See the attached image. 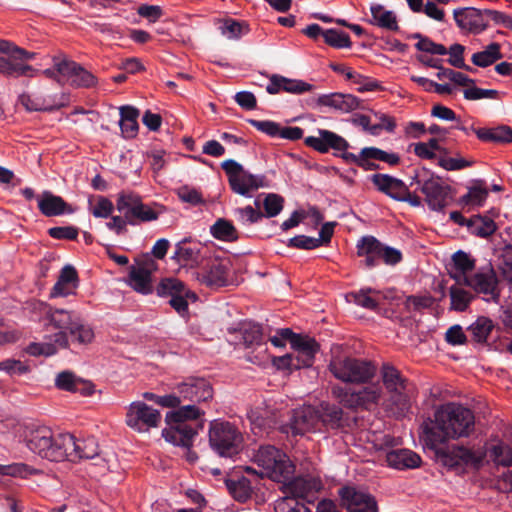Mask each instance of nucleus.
<instances>
[{"label": "nucleus", "instance_id": "f257e3e1", "mask_svg": "<svg viewBox=\"0 0 512 512\" xmlns=\"http://www.w3.org/2000/svg\"><path fill=\"white\" fill-rule=\"evenodd\" d=\"M475 427V416L472 410L457 403L440 406L434 413V420L425 421L422 428L423 442L429 449L448 439L468 437Z\"/></svg>", "mask_w": 512, "mask_h": 512}, {"label": "nucleus", "instance_id": "f03ea898", "mask_svg": "<svg viewBox=\"0 0 512 512\" xmlns=\"http://www.w3.org/2000/svg\"><path fill=\"white\" fill-rule=\"evenodd\" d=\"M379 375L382 390H385L386 409L396 417H402L411 407L412 385L409 380L392 363L384 362Z\"/></svg>", "mask_w": 512, "mask_h": 512}, {"label": "nucleus", "instance_id": "7ed1b4c3", "mask_svg": "<svg viewBox=\"0 0 512 512\" xmlns=\"http://www.w3.org/2000/svg\"><path fill=\"white\" fill-rule=\"evenodd\" d=\"M259 470L250 466L244 467L247 474H256L261 478L267 477L276 482H285L295 472V465L281 450L272 445L260 446L252 457Z\"/></svg>", "mask_w": 512, "mask_h": 512}, {"label": "nucleus", "instance_id": "20e7f679", "mask_svg": "<svg viewBox=\"0 0 512 512\" xmlns=\"http://www.w3.org/2000/svg\"><path fill=\"white\" fill-rule=\"evenodd\" d=\"M203 412L194 404L179 406L177 410L166 414L165 421L168 428L163 429L162 435L166 441L182 447H191L197 429L202 428L201 424L193 427L187 423L189 420H197Z\"/></svg>", "mask_w": 512, "mask_h": 512}, {"label": "nucleus", "instance_id": "39448f33", "mask_svg": "<svg viewBox=\"0 0 512 512\" xmlns=\"http://www.w3.org/2000/svg\"><path fill=\"white\" fill-rule=\"evenodd\" d=\"M328 369L336 379L358 385L370 383L377 374L372 361L352 356H332Z\"/></svg>", "mask_w": 512, "mask_h": 512}, {"label": "nucleus", "instance_id": "423d86ee", "mask_svg": "<svg viewBox=\"0 0 512 512\" xmlns=\"http://www.w3.org/2000/svg\"><path fill=\"white\" fill-rule=\"evenodd\" d=\"M243 444V435L234 424L223 420L210 423L209 445L220 457H235L242 451Z\"/></svg>", "mask_w": 512, "mask_h": 512}, {"label": "nucleus", "instance_id": "0eeeda50", "mask_svg": "<svg viewBox=\"0 0 512 512\" xmlns=\"http://www.w3.org/2000/svg\"><path fill=\"white\" fill-rule=\"evenodd\" d=\"M229 332L248 350L245 355L247 361L263 365L269 360L267 343L264 341L260 325L243 322L238 328L229 329Z\"/></svg>", "mask_w": 512, "mask_h": 512}, {"label": "nucleus", "instance_id": "6e6552de", "mask_svg": "<svg viewBox=\"0 0 512 512\" xmlns=\"http://www.w3.org/2000/svg\"><path fill=\"white\" fill-rule=\"evenodd\" d=\"M438 460L449 468L469 467L478 470L487 456L485 447L468 448L463 445H453L447 449H434Z\"/></svg>", "mask_w": 512, "mask_h": 512}, {"label": "nucleus", "instance_id": "1a4fd4ad", "mask_svg": "<svg viewBox=\"0 0 512 512\" xmlns=\"http://www.w3.org/2000/svg\"><path fill=\"white\" fill-rule=\"evenodd\" d=\"M194 277L201 285L210 289L226 287L233 283L231 262L226 258H206L200 270L194 272Z\"/></svg>", "mask_w": 512, "mask_h": 512}, {"label": "nucleus", "instance_id": "9d476101", "mask_svg": "<svg viewBox=\"0 0 512 512\" xmlns=\"http://www.w3.org/2000/svg\"><path fill=\"white\" fill-rule=\"evenodd\" d=\"M23 441L26 447L42 459L54 461L59 456L55 453L57 436L47 426L24 427Z\"/></svg>", "mask_w": 512, "mask_h": 512}, {"label": "nucleus", "instance_id": "9b49d317", "mask_svg": "<svg viewBox=\"0 0 512 512\" xmlns=\"http://www.w3.org/2000/svg\"><path fill=\"white\" fill-rule=\"evenodd\" d=\"M159 297L169 298V305L179 314L188 312V300L196 301L197 295L179 279L163 278L155 288Z\"/></svg>", "mask_w": 512, "mask_h": 512}, {"label": "nucleus", "instance_id": "f8f14e48", "mask_svg": "<svg viewBox=\"0 0 512 512\" xmlns=\"http://www.w3.org/2000/svg\"><path fill=\"white\" fill-rule=\"evenodd\" d=\"M158 268L155 260L149 255L135 259V264L129 267L127 284L137 293L148 295L154 290L152 274Z\"/></svg>", "mask_w": 512, "mask_h": 512}, {"label": "nucleus", "instance_id": "ddd939ff", "mask_svg": "<svg viewBox=\"0 0 512 512\" xmlns=\"http://www.w3.org/2000/svg\"><path fill=\"white\" fill-rule=\"evenodd\" d=\"M221 167L226 172L230 187L235 193L248 196L251 191L264 186L263 177L249 173L234 160L224 161Z\"/></svg>", "mask_w": 512, "mask_h": 512}, {"label": "nucleus", "instance_id": "4468645a", "mask_svg": "<svg viewBox=\"0 0 512 512\" xmlns=\"http://www.w3.org/2000/svg\"><path fill=\"white\" fill-rule=\"evenodd\" d=\"M499 278L493 266L488 264L477 269L462 285L471 288L477 294L489 296L493 301L498 302L500 298Z\"/></svg>", "mask_w": 512, "mask_h": 512}, {"label": "nucleus", "instance_id": "2eb2a0df", "mask_svg": "<svg viewBox=\"0 0 512 512\" xmlns=\"http://www.w3.org/2000/svg\"><path fill=\"white\" fill-rule=\"evenodd\" d=\"M414 180L420 186L430 209L441 211L451 202V187L444 184L439 176L431 175L425 180H419L418 176H415Z\"/></svg>", "mask_w": 512, "mask_h": 512}, {"label": "nucleus", "instance_id": "dca6fc26", "mask_svg": "<svg viewBox=\"0 0 512 512\" xmlns=\"http://www.w3.org/2000/svg\"><path fill=\"white\" fill-rule=\"evenodd\" d=\"M160 422V412L145 402L131 403L126 413V424L137 432H147L158 427Z\"/></svg>", "mask_w": 512, "mask_h": 512}, {"label": "nucleus", "instance_id": "f3484780", "mask_svg": "<svg viewBox=\"0 0 512 512\" xmlns=\"http://www.w3.org/2000/svg\"><path fill=\"white\" fill-rule=\"evenodd\" d=\"M46 317L49 323L59 330L54 334L53 341L58 347L67 349L69 347L68 334L71 333V330L81 318L73 311L57 308H49Z\"/></svg>", "mask_w": 512, "mask_h": 512}, {"label": "nucleus", "instance_id": "a211bd4d", "mask_svg": "<svg viewBox=\"0 0 512 512\" xmlns=\"http://www.w3.org/2000/svg\"><path fill=\"white\" fill-rule=\"evenodd\" d=\"M341 506L347 512H377V502L369 493L355 487H343L339 490Z\"/></svg>", "mask_w": 512, "mask_h": 512}, {"label": "nucleus", "instance_id": "6ab92c4d", "mask_svg": "<svg viewBox=\"0 0 512 512\" xmlns=\"http://www.w3.org/2000/svg\"><path fill=\"white\" fill-rule=\"evenodd\" d=\"M55 70L62 77L67 78L73 87L91 88L97 84L96 76L74 61L63 60L55 63Z\"/></svg>", "mask_w": 512, "mask_h": 512}, {"label": "nucleus", "instance_id": "aec40b11", "mask_svg": "<svg viewBox=\"0 0 512 512\" xmlns=\"http://www.w3.org/2000/svg\"><path fill=\"white\" fill-rule=\"evenodd\" d=\"M318 134V137H306L304 143L319 153H327L330 149L340 151L341 154L348 153L349 143L340 135L324 129H320Z\"/></svg>", "mask_w": 512, "mask_h": 512}, {"label": "nucleus", "instance_id": "412c9836", "mask_svg": "<svg viewBox=\"0 0 512 512\" xmlns=\"http://www.w3.org/2000/svg\"><path fill=\"white\" fill-rule=\"evenodd\" d=\"M294 435H304L307 432L320 430L319 412L313 406H302L295 409L290 420Z\"/></svg>", "mask_w": 512, "mask_h": 512}, {"label": "nucleus", "instance_id": "4be33fe9", "mask_svg": "<svg viewBox=\"0 0 512 512\" xmlns=\"http://www.w3.org/2000/svg\"><path fill=\"white\" fill-rule=\"evenodd\" d=\"M182 401L203 402L213 397V389L203 378H190L177 387Z\"/></svg>", "mask_w": 512, "mask_h": 512}, {"label": "nucleus", "instance_id": "5701e85b", "mask_svg": "<svg viewBox=\"0 0 512 512\" xmlns=\"http://www.w3.org/2000/svg\"><path fill=\"white\" fill-rule=\"evenodd\" d=\"M292 348L296 365L301 368L311 367L314 363L315 354L319 351L320 345L314 338L301 335L292 340Z\"/></svg>", "mask_w": 512, "mask_h": 512}, {"label": "nucleus", "instance_id": "b1692460", "mask_svg": "<svg viewBox=\"0 0 512 512\" xmlns=\"http://www.w3.org/2000/svg\"><path fill=\"white\" fill-rule=\"evenodd\" d=\"M205 249L200 243L183 240L176 245L173 258L184 266H200L206 259Z\"/></svg>", "mask_w": 512, "mask_h": 512}, {"label": "nucleus", "instance_id": "393cba45", "mask_svg": "<svg viewBox=\"0 0 512 512\" xmlns=\"http://www.w3.org/2000/svg\"><path fill=\"white\" fill-rule=\"evenodd\" d=\"M283 483V492L286 496L307 499L321 488V482L313 477H292Z\"/></svg>", "mask_w": 512, "mask_h": 512}, {"label": "nucleus", "instance_id": "a878e982", "mask_svg": "<svg viewBox=\"0 0 512 512\" xmlns=\"http://www.w3.org/2000/svg\"><path fill=\"white\" fill-rule=\"evenodd\" d=\"M454 19L458 27L472 33H480L487 27L484 19V10L476 8H462L454 11Z\"/></svg>", "mask_w": 512, "mask_h": 512}, {"label": "nucleus", "instance_id": "bb28decb", "mask_svg": "<svg viewBox=\"0 0 512 512\" xmlns=\"http://www.w3.org/2000/svg\"><path fill=\"white\" fill-rule=\"evenodd\" d=\"M55 386L63 391L79 393L82 396H90L94 393L92 382L77 377L71 371L60 372L55 379Z\"/></svg>", "mask_w": 512, "mask_h": 512}, {"label": "nucleus", "instance_id": "cd10ccee", "mask_svg": "<svg viewBox=\"0 0 512 512\" xmlns=\"http://www.w3.org/2000/svg\"><path fill=\"white\" fill-rule=\"evenodd\" d=\"M23 60L28 59L17 53L8 54L7 57L1 56L0 74L6 77H34L36 70L31 65L23 63Z\"/></svg>", "mask_w": 512, "mask_h": 512}, {"label": "nucleus", "instance_id": "c85d7f7f", "mask_svg": "<svg viewBox=\"0 0 512 512\" xmlns=\"http://www.w3.org/2000/svg\"><path fill=\"white\" fill-rule=\"evenodd\" d=\"M386 462L391 468L405 470L420 467L422 460L414 451L406 448H399L387 451Z\"/></svg>", "mask_w": 512, "mask_h": 512}, {"label": "nucleus", "instance_id": "c756f323", "mask_svg": "<svg viewBox=\"0 0 512 512\" xmlns=\"http://www.w3.org/2000/svg\"><path fill=\"white\" fill-rule=\"evenodd\" d=\"M40 212L46 217H54L62 214H71L74 208L62 197L44 191L38 201Z\"/></svg>", "mask_w": 512, "mask_h": 512}, {"label": "nucleus", "instance_id": "7c9ffc66", "mask_svg": "<svg viewBox=\"0 0 512 512\" xmlns=\"http://www.w3.org/2000/svg\"><path fill=\"white\" fill-rule=\"evenodd\" d=\"M317 410L320 425L328 429H341L349 426V418L344 415L341 407L335 404L321 403Z\"/></svg>", "mask_w": 512, "mask_h": 512}, {"label": "nucleus", "instance_id": "2f4dec72", "mask_svg": "<svg viewBox=\"0 0 512 512\" xmlns=\"http://www.w3.org/2000/svg\"><path fill=\"white\" fill-rule=\"evenodd\" d=\"M313 89V85L297 79H289L281 75L274 74L270 77V83L266 87L269 94H277L281 90L293 93L301 94L309 92Z\"/></svg>", "mask_w": 512, "mask_h": 512}, {"label": "nucleus", "instance_id": "473e14b6", "mask_svg": "<svg viewBox=\"0 0 512 512\" xmlns=\"http://www.w3.org/2000/svg\"><path fill=\"white\" fill-rule=\"evenodd\" d=\"M78 283L79 278L76 269L71 265H66L60 271L58 280L52 288L50 296L54 298L75 294Z\"/></svg>", "mask_w": 512, "mask_h": 512}, {"label": "nucleus", "instance_id": "72a5a7b5", "mask_svg": "<svg viewBox=\"0 0 512 512\" xmlns=\"http://www.w3.org/2000/svg\"><path fill=\"white\" fill-rule=\"evenodd\" d=\"M317 104L348 113L357 109L360 105V101L352 94L331 93L319 96Z\"/></svg>", "mask_w": 512, "mask_h": 512}, {"label": "nucleus", "instance_id": "f704fd0d", "mask_svg": "<svg viewBox=\"0 0 512 512\" xmlns=\"http://www.w3.org/2000/svg\"><path fill=\"white\" fill-rule=\"evenodd\" d=\"M453 269L449 271V276L462 285L465 278H468L475 270L476 260L468 253L459 250L452 256Z\"/></svg>", "mask_w": 512, "mask_h": 512}, {"label": "nucleus", "instance_id": "c9c22d12", "mask_svg": "<svg viewBox=\"0 0 512 512\" xmlns=\"http://www.w3.org/2000/svg\"><path fill=\"white\" fill-rule=\"evenodd\" d=\"M383 246L384 244L373 236L362 237L357 244V255L365 257L366 267H374L381 259Z\"/></svg>", "mask_w": 512, "mask_h": 512}, {"label": "nucleus", "instance_id": "e433bc0d", "mask_svg": "<svg viewBox=\"0 0 512 512\" xmlns=\"http://www.w3.org/2000/svg\"><path fill=\"white\" fill-rule=\"evenodd\" d=\"M371 181L380 192L386 194L394 200H398L401 193L405 191V183L402 180L387 174H374L371 177Z\"/></svg>", "mask_w": 512, "mask_h": 512}, {"label": "nucleus", "instance_id": "4c0bfd02", "mask_svg": "<svg viewBox=\"0 0 512 512\" xmlns=\"http://www.w3.org/2000/svg\"><path fill=\"white\" fill-rule=\"evenodd\" d=\"M371 20L369 23L389 31H398L399 25L394 12L385 10L380 4H374L370 8Z\"/></svg>", "mask_w": 512, "mask_h": 512}, {"label": "nucleus", "instance_id": "58836bf2", "mask_svg": "<svg viewBox=\"0 0 512 512\" xmlns=\"http://www.w3.org/2000/svg\"><path fill=\"white\" fill-rule=\"evenodd\" d=\"M477 135L478 139L484 142L494 143H511L512 142V128L506 125H501L495 128H472Z\"/></svg>", "mask_w": 512, "mask_h": 512}, {"label": "nucleus", "instance_id": "ea45409f", "mask_svg": "<svg viewBox=\"0 0 512 512\" xmlns=\"http://www.w3.org/2000/svg\"><path fill=\"white\" fill-rule=\"evenodd\" d=\"M141 197L133 192H121L116 200V209L131 225H135L134 214Z\"/></svg>", "mask_w": 512, "mask_h": 512}, {"label": "nucleus", "instance_id": "a19ab883", "mask_svg": "<svg viewBox=\"0 0 512 512\" xmlns=\"http://www.w3.org/2000/svg\"><path fill=\"white\" fill-rule=\"evenodd\" d=\"M77 443L78 440L70 434H59L57 435L56 449L58 452L55 453L59 456L55 458L54 462H60L63 460L77 461Z\"/></svg>", "mask_w": 512, "mask_h": 512}, {"label": "nucleus", "instance_id": "79ce46f5", "mask_svg": "<svg viewBox=\"0 0 512 512\" xmlns=\"http://www.w3.org/2000/svg\"><path fill=\"white\" fill-rule=\"evenodd\" d=\"M503 57L499 43L489 44L483 51L472 55V63L479 67H488Z\"/></svg>", "mask_w": 512, "mask_h": 512}, {"label": "nucleus", "instance_id": "37998d69", "mask_svg": "<svg viewBox=\"0 0 512 512\" xmlns=\"http://www.w3.org/2000/svg\"><path fill=\"white\" fill-rule=\"evenodd\" d=\"M460 286L461 285L456 283V285H452L449 288L450 309L463 312L469 307L474 296Z\"/></svg>", "mask_w": 512, "mask_h": 512}, {"label": "nucleus", "instance_id": "c03bdc74", "mask_svg": "<svg viewBox=\"0 0 512 512\" xmlns=\"http://www.w3.org/2000/svg\"><path fill=\"white\" fill-rule=\"evenodd\" d=\"M467 227L473 234L480 237H489L496 231L495 222L486 216L475 215L467 220Z\"/></svg>", "mask_w": 512, "mask_h": 512}, {"label": "nucleus", "instance_id": "a18cd8bd", "mask_svg": "<svg viewBox=\"0 0 512 512\" xmlns=\"http://www.w3.org/2000/svg\"><path fill=\"white\" fill-rule=\"evenodd\" d=\"M211 234L218 240L226 241V242H234L238 240L239 235L234 227V225L224 219L220 218L218 219L212 226H211Z\"/></svg>", "mask_w": 512, "mask_h": 512}, {"label": "nucleus", "instance_id": "49530a36", "mask_svg": "<svg viewBox=\"0 0 512 512\" xmlns=\"http://www.w3.org/2000/svg\"><path fill=\"white\" fill-rule=\"evenodd\" d=\"M488 189L484 186L483 180H475L467 194L463 195L460 202L466 205L472 204L482 206L488 197Z\"/></svg>", "mask_w": 512, "mask_h": 512}, {"label": "nucleus", "instance_id": "de8ad7c7", "mask_svg": "<svg viewBox=\"0 0 512 512\" xmlns=\"http://www.w3.org/2000/svg\"><path fill=\"white\" fill-rule=\"evenodd\" d=\"M487 453L493 463L497 466L511 467L512 466V447L499 442L487 449Z\"/></svg>", "mask_w": 512, "mask_h": 512}, {"label": "nucleus", "instance_id": "09e8293b", "mask_svg": "<svg viewBox=\"0 0 512 512\" xmlns=\"http://www.w3.org/2000/svg\"><path fill=\"white\" fill-rule=\"evenodd\" d=\"M493 329L492 321L487 317H479L473 324L468 327L472 339L475 342H486L488 336Z\"/></svg>", "mask_w": 512, "mask_h": 512}, {"label": "nucleus", "instance_id": "8fccbe9b", "mask_svg": "<svg viewBox=\"0 0 512 512\" xmlns=\"http://www.w3.org/2000/svg\"><path fill=\"white\" fill-rule=\"evenodd\" d=\"M359 400L362 408H368L377 404L382 397V387L378 384H372L358 390Z\"/></svg>", "mask_w": 512, "mask_h": 512}, {"label": "nucleus", "instance_id": "3c124183", "mask_svg": "<svg viewBox=\"0 0 512 512\" xmlns=\"http://www.w3.org/2000/svg\"><path fill=\"white\" fill-rule=\"evenodd\" d=\"M375 290L371 288L361 289L359 292H351L347 294L346 298L348 301H353L355 304L370 310H376L378 308V302L369 296L370 293H374Z\"/></svg>", "mask_w": 512, "mask_h": 512}, {"label": "nucleus", "instance_id": "603ef678", "mask_svg": "<svg viewBox=\"0 0 512 512\" xmlns=\"http://www.w3.org/2000/svg\"><path fill=\"white\" fill-rule=\"evenodd\" d=\"M73 341H76L80 345L91 344L95 338L92 327L85 324L82 319L77 322V325L71 330L69 334Z\"/></svg>", "mask_w": 512, "mask_h": 512}, {"label": "nucleus", "instance_id": "864d4df0", "mask_svg": "<svg viewBox=\"0 0 512 512\" xmlns=\"http://www.w3.org/2000/svg\"><path fill=\"white\" fill-rule=\"evenodd\" d=\"M325 43L335 48H349L352 43L347 33L329 29L322 33Z\"/></svg>", "mask_w": 512, "mask_h": 512}, {"label": "nucleus", "instance_id": "5fc2aeb1", "mask_svg": "<svg viewBox=\"0 0 512 512\" xmlns=\"http://www.w3.org/2000/svg\"><path fill=\"white\" fill-rule=\"evenodd\" d=\"M77 460L95 459L99 456V447L94 438L78 440L77 443Z\"/></svg>", "mask_w": 512, "mask_h": 512}, {"label": "nucleus", "instance_id": "6e6d98bb", "mask_svg": "<svg viewBox=\"0 0 512 512\" xmlns=\"http://www.w3.org/2000/svg\"><path fill=\"white\" fill-rule=\"evenodd\" d=\"M274 510L275 512H311L303 503L289 496L278 499Z\"/></svg>", "mask_w": 512, "mask_h": 512}, {"label": "nucleus", "instance_id": "4d7b16f0", "mask_svg": "<svg viewBox=\"0 0 512 512\" xmlns=\"http://www.w3.org/2000/svg\"><path fill=\"white\" fill-rule=\"evenodd\" d=\"M413 37L419 40L415 45L419 51L428 52L436 55L447 54V49L444 45L434 43L429 38L423 37L419 33L414 34Z\"/></svg>", "mask_w": 512, "mask_h": 512}, {"label": "nucleus", "instance_id": "13d9d810", "mask_svg": "<svg viewBox=\"0 0 512 512\" xmlns=\"http://www.w3.org/2000/svg\"><path fill=\"white\" fill-rule=\"evenodd\" d=\"M283 203L284 199L280 195L274 193L268 194L263 201L265 215L267 217H275L282 211Z\"/></svg>", "mask_w": 512, "mask_h": 512}, {"label": "nucleus", "instance_id": "bf43d9fd", "mask_svg": "<svg viewBox=\"0 0 512 512\" xmlns=\"http://www.w3.org/2000/svg\"><path fill=\"white\" fill-rule=\"evenodd\" d=\"M58 345L53 343H30L25 351L31 356H51L57 353Z\"/></svg>", "mask_w": 512, "mask_h": 512}, {"label": "nucleus", "instance_id": "052dcab7", "mask_svg": "<svg viewBox=\"0 0 512 512\" xmlns=\"http://www.w3.org/2000/svg\"><path fill=\"white\" fill-rule=\"evenodd\" d=\"M177 195L183 202L189 203L191 205L196 206L204 204L201 193L195 188L182 186L177 190Z\"/></svg>", "mask_w": 512, "mask_h": 512}, {"label": "nucleus", "instance_id": "680f3d73", "mask_svg": "<svg viewBox=\"0 0 512 512\" xmlns=\"http://www.w3.org/2000/svg\"><path fill=\"white\" fill-rule=\"evenodd\" d=\"M0 472L11 476L25 477L28 474H39L41 471L34 469L27 464L17 463L9 466H3L0 468Z\"/></svg>", "mask_w": 512, "mask_h": 512}, {"label": "nucleus", "instance_id": "e2e57ef3", "mask_svg": "<svg viewBox=\"0 0 512 512\" xmlns=\"http://www.w3.org/2000/svg\"><path fill=\"white\" fill-rule=\"evenodd\" d=\"M288 246L298 249L311 250L321 246V241L317 238L298 235L289 240Z\"/></svg>", "mask_w": 512, "mask_h": 512}, {"label": "nucleus", "instance_id": "0e129e2a", "mask_svg": "<svg viewBox=\"0 0 512 512\" xmlns=\"http://www.w3.org/2000/svg\"><path fill=\"white\" fill-rule=\"evenodd\" d=\"M434 298L431 295H421V296H408L406 298L405 304L408 308L412 307L415 311H420L422 309L430 308L434 304Z\"/></svg>", "mask_w": 512, "mask_h": 512}, {"label": "nucleus", "instance_id": "69168bd1", "mask_svg": "<svg viewBox=\"0 0 512 512\" xmlns=\"http://www.w3.org/2000/svg\"><path fill=\"white\" fill-rule=\"evenodd\" d=\"M158 218V213L154 211L150 206L144 204L142 199H140L139 204L136 208V212L134 214L135 224L137 222H149L156 220Z\"/></svg>", "mask_w": 512, "mask_h": 512}, {"label": "nucleus", "instance_id": "338daca9", "mask_svg": "<svg viewBox=\"0 0 512 512\" xmlns=\"http://www.w3.org/2000/svg\"><path fill=\"white\" fill-rule=\"evenodd\" d=\"M114 210L113 203L106 197H99L97 204L92 209V214L96 218H108Z\"/></svg>", "mask_w": 512, "mask_h": 512}, {"label": "nucleus", "instance_id": "774afa93", "mask_svg": "<svg viewBox=\"0 0 512 512\" xmlns=\"http://www.w3.org/2000/svg\"><path fill=\"white\" fill-rule=\"evenodd\" d=\"M48 234L54 239L75 240L78 237V229L73 226L52 227Z\"/></svg>", "mask_w": 512, "mask_h": 512}]
</instances>
